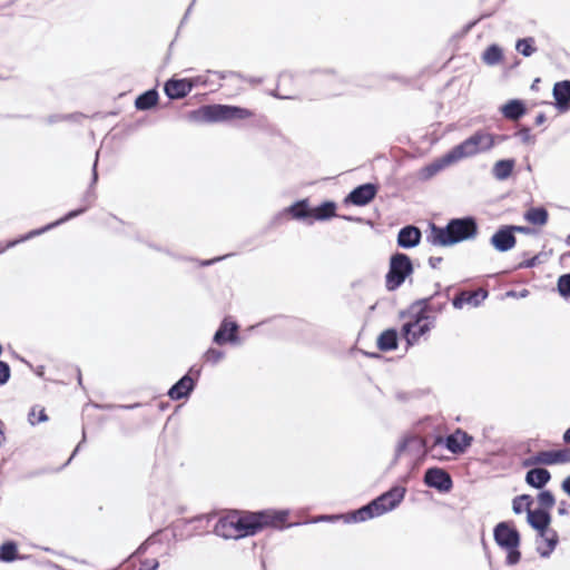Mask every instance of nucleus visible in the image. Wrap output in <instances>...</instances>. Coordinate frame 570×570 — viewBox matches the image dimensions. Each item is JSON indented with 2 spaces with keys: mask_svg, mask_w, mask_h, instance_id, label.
<instances>
[{
  "mask_svg": "<svg viewBox=\"0 0 570 570\" xmlns=\"http://www.w3.org/2000/svg\"><path fill=\"white\" fill-rule=\"evenodd\" d=\"M195 1H196V0H193V1H191V3L189 4V7L187 8V10H186V12H185V16H184V18H183V20H181V23H184V22L187 20L188 14L190 13L191 8H193V6H194Z\"/></svg>",
  "mask_w": 570,
  "mask_h": 570,
  "instance_id": "obj_61",
  "label": "nucleus"
},
{
  "mask_svg": "<svg viewBox=\"0 0 570 570\" xmlns=\"http://www.w3.org/2000/svg\"><path fill=\"white\" fill-rule=\"evenodd\" d=\"M434 326L435 320H431L423 324L419 323L417 325L403 324L401 333L404 340L406 341V344L409 346H413L419 342V340L422 336L426 335Z\"/></svg>",
  "mask_w": 570,
  "mask_h": 570,
  "instance_id": "obj_17",
  "label": "nucleus"
},
{
  "mask_svg": "<svg viewBox=\"0 0 570 570\" xmlns=\"http://www.w3.org/2000/svg\"><path fill=\"white\" fill-rule=\"evenodd\" d=\"M63 120H65L63 115H51L47 118V122L50 125L59 122V121H63Z\"/></svg>",
  "mask_w": 570,
  "mask_h": 570,
  "instance_id": "obj_55",
  "label": "nucleus"
},
{
  "mask_svg": "<svg viewBox=\"0 0 570 570\" xmlns=\"http://www.w3.org/2000/svg\"><path fill=\"white\" fill-rule=\"evenodd\" d=\"M551 473L544 468H533L525 473V483L534 489H543L550 481Z\"/></svg>",
  "mask_w": 570,
  "mask_h": 570,
  "instance_id": "obj_24",
  "label": "nucleus"
},
{
  "mask_svg": "<svg viewBox=\"0 0 570 570\" xmlns=\"http://www.w3.org/2000/svg\"><path fill=\"white\" fill-rule=\"evenodd\" d=\"M272 96L278 98V99H293L294 97L293 96H283V95H279L277 91H273L272 92Z\"/></svg>",
  "mask_w": 570,
  "mask_h": 570,
  "instance_id": "obj_63",
  "label": "nucleus"
},
{
  "mask_svg": "<svg viewBox=\"0 0 570 570\" xmlns=\"http://www.w3.org/2000/svg\"><path fill=\"white\" fill-rule=\"evenodd\" d=\"M412 320L406 322L405 324H414L417 325L419 323L423 324L425 322H429L431 320H435V315H431L426 306L417 305L415 309H412Z\"/></svg>",
  "mask_w": 570,
  "mask_h": 570,
  "instance_id": "obj_37",
  "label": "nucleus"
},
{
  "mask_svg": "<svg viewBox=\"0 0 570 570\" xmlns=\"http://www.w3.org/2000/svg\"><path fill=\"white\" fill-rule=\"evenodd\" d=\"M541 539V543H537L535 551L541 558H549L559 543L558 532L553 529H550L548 534H543V537H538Z\"/></svg>",
  "mask_w": 570,
  "mask_h": 570,
  "instance_id": "obj_25",
  "label": "nucleus"
},
{
  "mask_svg": "<svg viewBox=\"0 0 570 570\" xmlns=\"http://www.w3.org/2000/svg\"><path fill=\"white\" fill-rule=\"evenodd\" d=\"M561 488L570 497V475L562 481Z\"/></svg>",
  "mask_w": 570,
  "mask_h": 570,
  "instance_id": "obj_56",
  "label": "nucleus"
},
{
  "mask_svg": "<svg viewBox=\"0 0 570 570\" xmlns=\"http://www.w3.org/2000/svg\"><path fill=\"white\" fill-rule=\"evenodd\" d=\"M502 115L509 120H519L527 112L525 105L520 99H511L501 107Z\"/></svg>",
  "mask_w": 570,
  "mask_h": 570,
  "instance_id": "obj_26",
  "label": "nucleus"
},
{
  "mask_svg": "<svg viewBox=\"0 0 570 570\" xmlns=\"http://www.w3.org/2000/svg\"><path fill=\"white\" fill-rule=\"evenodd\" d=\"M493 539L498 547L507 551L505 563L514 566L520 562L519 550L521 535L517 528L507 521L499 522L493 529Z\"/></svg>",
  "mask_w": 570,
  "mask_h": 570,
  "instance_id": "obj_4",
  "label": "nucleus"
},
{
  "mask_svg": "<svg viewBox=\"0 0 570 570\" xmlns=\"http://www.w3.org/2000/svg\"><path fill=\"white\" fill-rule=\"evenodd\" d=\"M416 441L414 438H403L396 445L395 455L396 458L401 456V454L406 450L409 442ZM421 446H424L423 440H417Z\"/></svg>",
  "mask_w": 570,
  "mask_h": 570,
  "instance_id": "obj_44",
  "label": "nucleus"
},
{
  "mask_svg": "<svg viewBox=\"0 0 570 570\" xmlns=\"http://www.w3.org/2000/svg\"><path fill=\"white\" fill-rule=\"evenodd\" d=\"M159 568V562L157 559H144L140 561V567L138 570H157Z\"/></svg>",
  "mask_w": 570,
  "mask_h": 570,
  "instance_id": "obj_47",
  "label": "nucleus"
},
{
  "mask_svg": "<svg viewBox=\"0 0 570 570\" xmlns=\"http://www.w3.org/2000/svg\"><path fill=\"white\" fill-rule=\"evenodd\" d=\"M462 292H463L465 304L473 306V307L480 306L489 295L488 291L484 288H478L472 292H469V291H462Z\"/></svg>",
  "mask_w": 570,
  "mask_h": 570,
  "instance_id": "obj_36",
  "label": "nucleus"
},
{
  "mask_svg": "<svg viewBox=\"0 0 570 570\" xmlns=\"http://www.w3.org/2000/svg\"><path fill=\"white\" fill-rule=\"evenodd\" d=\"M193 89V83L188 79H169L164 85V91L170 100L183 99Z\"/></svg>",
  "mask_w": 570,
  "mask_h": 570,
  "instance_id": "obj_19",
  "label": "nucleus"
},
{
  "mask_svg": "<svg viewBox=\"0 0 570 570\" xmlns=\"http://www.w3.org/2000/svg\"><path fill=\"white\" fill-rule=\"evenodd\" d=\"M558 512H559L560 515H566L568 513L564 501L561 502V505L559 507Z\"/></svg>",
  "mask_w": 570,
  "mask_h": 570,
  "instance_id": "obj_62",
  "label": "nucleus"
},
{
  "mask_svg": "<svg viewBox=\"0 0 570 570\" xmlns=\"http://www.w3.org/2000/svg\"><path fill=\"white\" fill-rule=\"evenodd\" d=\"M519 501H524L527 522L533 530L538 532V537L548 534V532H550L549 525L551 523L550 512L541 508L532 510V497L530 494H521L515 497L512 501V510L515 514H520L522 512V508L519 507Z\"/></svg>",
  "mask_w": 570,
  "mask_h": 570,
  "instance_id": "obj_6",
  "label": "nucleus"
},
{
  "mask_svg": "<svg viewBox=\"0 0 570 570\" xmlns=\"http://www.w3.org/2000/svg\"><path fill=\"white\" fill-rule=\"evenodd\" d=\"M515 135L520 137L523 144H534L535 141L534 136L531 135V129L529 127L520 128Z\"/></svg>",
  "mask_w": 570,
  "mask_h": 570,
  "instance_id": "obj_45",
  "label": "nucleus"
},
{
  "mask_svg": "<svg viewBox=\"0 0 570 570\" xmlns=\"http://www.w3.org/2000/svg\"><path fill=\"white\" fill-rule=\"evenodd\" d=\"M422 238L420 228L413 225L402 227L397 234V246L401 248L410 249L416 247Z\"/></svg>",
  "mask_w": 570,
  "mask_h": 570,
  "instance_id": "obj_21",
  "label": "nucleus"
},
{
  "mask_svg": "<svg viewBox=\"0 0 570 570\" xmlns=\"http://www.w3.org/2000/svg\"><path fill=\"white\" fill-rule=\"evenodd\" d=\"M472 442V435L462 429H456L453 433L446 435L445 438L440 435L436 436L431 451L439 445H444L451 453L461 454L464 453L469 446H471Z\"/></svg>",
  "mask_w": 570,
  "mask_h": 570,
  "instance_id": "obj_8",
  "label": "nucleus"
},
{
  "mask_svg": "<svg viewBox=\"0 0 570 570\" xmlns=\"http://www.w3.org/2000/svg\"><path fill=\"white\" fill-rule=\"evenodd\" d=\"M547 120V117H546V114L544 112H540L537 115L535 119H534V124L537 126H540L542 125L544 121Z\"/></svg>",
  "mask_w": 570,
  "mask_h": 570,
  "instance_id": "obj_58",
  "label": "nucleus"
},
{
  "mask_svg": "<svg viewBox=\"0 0 570 570\" xmlns=\"http://www.w3.org/2000/svg\"><path fill=\"white\" fill-rule=\"evenodd\" d=\"M563 442L564 443H570V428L566 430V432L563 433Z\"/></svg>",
  "mask_w": 570,
  "mask_h": 570,
  "instance_id": "obj_64",
  "label": "nucleus"
},
{
  "mask_svg": "<svg viewBox=\"0 0 570 570\" xmlns=\"http://www.w3.org/2000/svg\"><path fill=\"white\" fill-rule=\"evenodd\" d=\"M515 49L523 57H530L537 50L534 47V39L532 37L519 39L515 43Z\"/></svg>",
  "mask_w": 570,
  "mask_h": 570,
  "instance_id": "obj_39",
  "label": "nucleus"
},
{
  "mask_svg": "<svg viewBox=\"0 0 570 570\" xmlns=\"http://www.w3.org/2000/svg\"><path fill=\"white\" fill-rule=\"evenodd\" d=\"M553 98L556 108L560 111H567L570 108V80L558 81L553 86Z\"/></svg>",
  "mask_w": 570,
  "mask_h": 570,
  "instance_id": "obj_22",
  "label": "nucleus"
},
{
  "mask_svg": "<svg viewBox=\"0 0 570 570\" xmlns=\"http://www.w3.org/2000/svg\"><path fill=\"white\" fill-rule=\"evenodd\" d=\"M238 330L239 326L235 321L224 318L214 334L213 342L217 345L225 343L239 345L242 341L238 336Z\"/></svg>",
  "mask_w": 570,
  "mask_h": 570,
  "instance_id": "obj_13",
  "label": "nucleus"
},
{
  "mask_svg": "<svg viewBox=\"0 0 570 570\" xmlns=\"http://www.w3.org/2000/svg\"><path fill=\"white\" fill-rule=\"evenodd\" d=\"M289 214L294 219H306L312 217V209L309 208L307 199H301L295 202L289 207L285 208L281 215Z\"/></svg>",
  "mask_w": 570,
  "mask_h": 570,
  "instance_id": "obj_28",
  "label": "nucleus"
},
{
  "mask_svg": "<svg viewBox=\"0 0 570 570\" xmlns=\"http://www.w3.org/2000/svg\"><path fill=\"white\" fill-rule=\"evenodd\" d=\"M495 146V137L493 134L483 129L476 130L473 135L464 139L451 150L456 160L473 157L478 154L490 151Z\"/></svg>",
  "mask_w": 570,
  "mask_h": 570,
  "instance_id": "obj_5",
  "label": "nucleus"
},
{
  "mask_svg": "<svg viewBox=\"0 0 570 570\" xmlns=\"http://www.w3.org/2000/svg\"><path fill=\"white\" fill-rule=\"evenodd\" d=\"M514 166L513 158L498 160L492 167V175L497 180H505L511 176Z\"/></svg>",
  "mask_w": 570,
  "mask_h": 570,
  "instance_id": "obj_29",
  "label": "nucleus"
},
{
  "mask_svg": "<svg viewBox=\"0 0 570 570\" xmlns=\"http://www.w3.org/2000/svg\"><path fill=\"white\" fill-rule=\"evenodd\" d=\"M399 335L395 328L383 331L377 337V347L382 352H390L397 348Z\"/></svg>",
  "mask_w": 570,
  "mask_h": 570,
  "instance_id": "obj_27",
  "label": "nucleus"
},
{
  "mask_svg": "<svg viewBox=\"0 0 570 570\" xmlns=\"http://www.w3.org/2000/svg\"><path fill=\"white\" fill-rule=\"evenodd\" d=\"M423 482L426 487L435 489L439 492H449L453 487L450 473L439 466L426 469Z\"/></svg>",
  "mask_w": 570,
  "mask_h": 570,
  "instance_id": "obj_11",
  "label": "nucleus"
},
{
  "mask_svg": "<svg viewBox=\"0 0 570 570\" xmlns=\"http://www.w3.org/2000/svg\"><path fill=\"white\" fill-rule=\"evenodd\" d=\"M11 376V370L7 362L0 361V386L8 383Z\"/></svg>",
  "mask_w": 570,
  "mask_h": 570,
  "instance_id": "obj_46",
  "label": "nucleus"
},
{
  "mask_svg": "<svg viewBox=\"0 0 570 570\" xmlns=\"http://www.w3.org/2000/svg\"><path fill=\"white\" fill-rule=\"evenodd\" d=\"M441 262H442V257H440V256H431L429 258V265L433 269L438 268L439 265L441 264Z\"/></svg>",
  "mask_w": 570,
  "mask_h": 570,
  "instance_id": "obj_54",
  "label": "nucleus"
},
{
  "mask_svg": "<svg viewBox=\"0 0 570 570\" xmlns=\"http://www.w3.org/2000/svg\"><path fill=\"white\" fill-rule=\"evenodd\" d=\"M214 533L224 539H240L242 533L236 524V515L219 518L214 525Z\"/></svg>",
  "mask_w": 570,
  "mask_h": 570,
  "instance_id": "obj_18",
  "label": "nucleus"
},
{
  "mask_svg": "<svg viewBox=\"0 0 570 570\" xmlns=\"http://www.w3.org/2000/svg\"><path fill=\"white\" fill-rule=\"evenodd\" d=\"M289 515L288 510L266 509L259 511H246L236 515V524L239 528L242 538L257 534L265 528L283 529Z\"/></svg>",
  "mask_w": 570,
  "mask_h": 570,
  "instance_id": "obj_2",
  "label": "nucleus"
},
{
  "mask_svg": "<svg viewBox=\"0 0 570 570\" xmlns=\"http://www.w3.org/2000/svg\"><path fill=\"white\" fill-rule=\"evenodd\" d=\"M481 59L487 66H497L503 59V50L497 43L490 45L482 53Z\"/></svg>",
  "mask_w": 570,
  "mask_h": 570,
  "instance_id": "obj_34",
  "label": "nucleus"
},
{
  "mask_svg": "<svg viewBox=\"0 0 570 570\" xmlns=\"http://www.w3.org/2000/svg\"><path fill=\"white\" fill-rule=\"evenodd\" d=\"M549 218L548 210L540 207H531L524 213V219L533 225L543 226L547 224Z\"/></svg>",
  "mask_w": 570,
  "mask_h": 570,
  "instance_id": "obj_35",
  "label": "nucleus"
},
{
  "mask_svg": "<svg viewBox=\"0 0 570 570\" xmlns=\"http://www.w3.org/2000/svg\"><path fill=\"white\" fill-rule=\"evenodd\" d=\"M380 515L375 503L371 501L355 511L343 514V520L345 523L364 522Z\"/></svg>",
  "mask_w": 570,
  "mask_h": 570,
  "instance_id": "obj_23",
  "label": "nucleus"
},
{
  "mask_svg": "<svg viewBox=\"0 0 570 570\" xmlns=\"http://www.w3.org/2000/svg\"><path fill=\"white\" fill-rule=\"evenodd\" d=\"M413 273V264L409 255L395 253L390 257V266L385 276V287L389 292L396 291Z\"/></svg>",
  "mask_w": 570,
  "mask_h": 570,
  "instance_id": "obj_7",
  "label": "nucleus"
},
{
  "mask_svg": "<svg viewBox=\"0 0 570 570\" xmlns=\"http://www.w3.org/2000/svg\"><path fill=\"white\" fill-rule=\"evenodd\" d=\"M435 286L438 289L431 296L416 299L412 303L410 308L415 309L417 305H422L428 307L431 315L441 313L450 298L449 292L451 287H448L444 295H442L440 292V284L438 283Z\"/></svg>",
  "mask_w": 570,
  "mask_h": 570,
  "instance_id": "obj_15",
  "label": "nucleus"
},
{
  "mask_svg": "<svg viewBox=\"0 0 570 570\" xmlns=\"http://www.w3.org/2000/svg\"><path fill=\"white\" fill-rule=\"evenodd\" d=\"M452 305L456 309H461L465 305L463 292H460L453 299Z\"/></svg>",
  "mask_w": 570,
  "mask_h": 570,
  "instance_id": "obj_51",
  "label": "nucleus"
},
{
  "mask_svg": "<svg viewBox=\"0 0 570 570\" xmlns=\"http://www.w3.org/2000/svg\"><path fill=\"white\" fill-rule=\"evenodd\" d=\"M158 98L156 88L148 89L136 98L135 107L138 110H149L157 105Z\"/></svg>",
  "mask_w": 570,
  "mask_h": 570,
  "instance_id": "obj_30",
  "label": "nucleus"
},
{
  "mask_svg": "<svg viewBox=\"0 0 570 570\" xmlns=\"http://www.w3.org/2000/svg\"><path fill=\"white\" fill-rule=\"evenodd\" d=\"M478 229V222L473 216L452 218L444 227L431 224L426 240L433 246L449 247L475 238Z\"/></svg>",
  "mask_w": 570,
  "mask_h": 570,
  "instance_id": "obj_1",
  "label": "nucleus"
},
{
  "mask_svg": "<svg viewBox=\"0 0 570 570\" xmlns=\"http://www.w3.org/2000/svg\"><path fill=\"white\" fill-rule=\"evenodd\" d=\"M98 157H99V151H97L96 159L92 165L91 183L89 185V188L87 189V191L85 193V195L82 197V202L85 203V206L79 208V209H83V210L79 215L83 214L92 205V203L96 199L94 186L98 180V173H97Z\"/></svg>",
  "mask_w": 570,
  "mask_h": 570,
  "instance_id": "obj_31",
  "label": "nucleus"
},
{
  "mask_svg": "<svg viewBox=\"0 0 570 570\" xmlns=\"http://www.w3.org/2000/svg\"><path fill=\"white\" fill-rule=\"evenodd\" d=\"M47 420H48V416H47V414L45 413V410H41V411H40V414H39V417H38L37 423L46 422ZM29 421H30V423H31L32 425H35V424H36V421H32V420H31V417L29 419Z\"/></svg>",
  "mask_w": 570,
  "mask_h": 570,
  "instance_id": "obj_57",
  "label": "nucleus"
},
{
  "mask_svg": "<svg viewBox=\"0 0 570 570\" xmlns=\"http://www.w3.org/2000/svg\"><path fill=\"white\" fill-rule=\"evenodd\" d=\"M377 191L379 186L376 184H362L352 189L344 202L355 206H366L375 198Z\"/></svg>",
  "mask_w": 570,
  "mask_h": 570,
  "instance_id": "obj_14",
  "label": "nucleus"
},
{
  "mask_svg": "<svg viewBox=\"0 0 570 570\" xmlns=\"http://www.w3.org/2000/svg\"><path fill=\"white\" fill-rule=\"evenodd\" d=\"M491 246L499 253L511 250L517 244V237L509 225L500 226L490 238Z\"/></svg>",
  "mask_w": 570,
  "mask_h": 570,
  "instance_id": "obj_16",
  "label": "nucleus"
},
{
  "mask_svg": "<svg viewBox=\"0 0 570 570\" xmlns=\"http://www.w3.org/2000/svg\"><path fill=\"white\" fill-rule=\"evenodd\" d=\"M63 116H65V120H72V121H76L79 118L83 117L81 114H69V115H63Z\"/></svg>",
  "mask_w": 570,
  "mask_h": 570,
  "instance_id": "obj_59",
  "label": "nucleus"
},
{
  "mask_svg": "<svg viewBox=\"0 0 570 570\" xmlns=\"http://www.w3.org/2000/svg\"><path fill=\"white\" fill-rule=\"evenodd\" d=\"M406 489L404 487L394 485L389 491L372 500V502L375 503L376 509L382 515L399 507V504L403 501Z\"/></svg>",
  "mask_w": 570,
  "mask_h": 570,
  "instance_id": "obj_9",
  "label": "nucleus"
},
{
  "mask_svg": "<svg viewBox=\"0 0 570 570\" xmlns=\"http://www.w3.org/2000/svg\"><path fill=\"white\" fill-rule=\"evenodd\" d=\"M456 161L458 160L452 150H449L442 157L421 168L420 178L423 180H428L432 178L434 175H436L439 171L448 167L449 165L454 164Z\"/></svg>",
  "mask_w": 570,
  "mask_h": 570,
  "instance_id": "obj_20",
  "label": "nucleus"
},
{
  "mask_svg": "<svg viewBox=\"0 0 570 570\" xmlns=\"http://www.w3.org/2000/svg\"><path fill=\"white\" fill-rule=\"evenodd\" d=\"M26 558V556L18 553V546L14 541H6L0 546V561L2 562L9 563Z\"/></svg>",
  "mask_w": 570,
  "mask_h": 570,
  "instance_id": "obj_32",
  "label": "nucleus"
},
{
  "mask_svg": "<svg viewBox=\"0 0 570 570\" xmlns=\"http://www.w3.org/2000/svg\"><path fill=\"white\" fill-rule=\"evenodd\" d=\"M494 137H495V145L501 144L509 138V136H507V135H494Z\"/></svg>",
  "mask_w": 570,
  "mask_h": 570,
  "instance_id": "obj_60",
  "label": "nucleus"
},
{
  "mask_svg": "<svg viewBox=\"0 0 570 570\" xmlns=\"http://www.w3.org/2000/svg\"><path fill=\"white\" fill-rule=\"evenodd\" d=\"M338 519H343V514H334V515H321L318 517L315 522H318V521H336Z\"/></svg>",
  "mask_w": 570,
  "mask_h": 570,
  "instance_id": "obj_52",
  "label": "nucleus"
},
{
  "mask_svg": "<svg viewBox=\"0 0 570 570\" xmlns=\"http://www.w3.org/2000/svg\"><path fill=\"white\" fill-rule=\"evenodd\" d=\"M551 459V451H540L535 455L524 459L522 466L529 468L537 464L552 465Z\"/></svg>",
  "mask_w": 570,
  "mask_h": 570,
  "instance_id": "obj_38",
  "label": "nucleus"
},
{
  "mask_svg": "<svg viewBox=\"0 0 570 570\" xmlns=\"http://www.w3.org/2000/svg\"><path fill=\"white\" fill-rule=\"evenodd\" d=\"M537 499L540 504V508L547 511H549V509H551L556 504L554 495L550 490H542L538 494Z\"/></svg>",
  "mask_w": 570,
  "mask_h": 570,
  "instance_id": "obj_40",
  "label": "nucleus"
},
{
  "mask_svg": "<svg viewBox=\"0 0 570 570\" xmlns=\"http://www.w3.org/2000/svg\"><path fill=\"white\" fill-rule=\"evenodd\" d=\"M82 210L83 209L70 210L63 217H61L60 219H58V220H56L53 223H50V224H48V225H46V226H43L41 228L32 229L29 233L20 236L19 238H16V239L7 242V244L0 248V254L6 252L7 249H10V248L17 246L20 243L27 242V240H29V239H31V238H33L36 236H39V235H41V234H43V233H46V232H48V230H50V229L61 225V224H63V223L72 219V218H75V217H78L79 214Z\"/></svg>",
  "mask_w": 570,
  "mask_h": 570,
  "instance_id": "obj_10",
  "label": "nucleus"
},
{
  "mask_svg": "<svg viewBox=\"0 0 570 570\" xmlns=\"http://www.w3.org/2000/svg\"><path fill=\"white\" fill-rule=\"evenodd\" d=\"M229 255H224V256H218V257H215V258H212V259H206V261H203L200 262V265L202 266H210L217 262H220L223 259H225L226 257H228Z\"/></svg>",
  "mask_w": 570,
  "mask_h": 570,
  "instance_id": "obj_53",
  "label": "nucleus"
},
{
  "mask_svg": "<svg viewBox=\"0 0 570 570\" xmlns=\"http://www.w3.org/2000/svg\"><path fill=\"white\" fill-rule=\"evenodd\" d=\"M552 464L570 462V449L551 450Z\"/></svg>",
  "mask_w": 570,
  "mask_h": 570,
  "instance_id": "obj_42",
  "label": "nucleus"
},
{
  "mask_svg": "<svg viewBox=\"0 0 570 570\" xmlns=\"http://www.w3.org/2000/svg\"><path fill=\"white\" fill-rule=\"evenodd\" d=\"M539 263H540V255H534L533 257L519 263L517 268L518 269L532 268V267L537 266Z\"/></svg>",
  "mask_w": 570,
  "mask_h": 570,
  "instance_id": "obj_48",
  "label": "nucleus"
},
{
  "mask_svg": "<svg viewBox=\"0 0 570 570\" xmlns=\"http://www.w3.org/2000/svg\"><path fill=\"white\" fill-rule=\"evenodd\" d=\"M558 292L559 294L564 297H570V273L563 274L558 278Z\"/></svg>",
  "mask_w": 570,
  "mask_h": 570,
  "instance_id": "obj_41",
  "label": "nucleus"
},
{
  "mask_svg": "<svg viewBox=\"0 0 570 570\" xmlns=\"http://www.w3.org/2000/svg\"><path fill=\"white\" fill-rule=\"evenodd\" d=\"M225 356V353L220 350L208 348L204 355L205 361L212 365L218 364Z\"/></svg>",
  "mask_w": 570,
  "mask_h": 570,
  "instance_id": "obj_43",
  "label": "nucleus"
},
{
  "mask_svg": "<svg viewBox=\"0 0 570 570\" xmlns=\"http://www.w3.org/2000/svg\"><path fill=\"white\" fill-rule=\"evenodd\" d=\"M509 227L513 235H515V233H520V234H524V235H529V234L533 233V229L528 226L509 225Z\"/></svg>",
  "mask_w": 570,
  "mask_h": 570,
  "instance_id": "obj_50",
  "label": "nucleus"
},
{
  "mask_svg": "<svg viewBox=\"0 0 570 570\" xmlns=\"http://www.w3.org/2000/svg\"><path fill=\"white\" fill-rule=\"evenodd\" d=\"M194 373L196 379L200 376V370L190 367L188 373L183 375L167 392V395L173 401H178L188 397L195 390L196 380L190 374Z\"/></svg>",
  "mask_w": 570,
  "mask_h": 570,
  "instance_id": "obj_12",
  "label": "nucleus"
},
{
  "mask_svg": "<svg viewBox=\"0 0 570 570\" xmlns=\"http://www.w3.org/2000/svg\"><path fill=\"white\" fill-rule=\"evenodd\" d=\"M252 115L253 112L246 108L214 104L205 105L189 111L186 118L188 121L195 124H212L232 119H246Z\"/></svg>",
  "mask_w": 570,
  "mask_h": 570,
  "instance_id": "obj_3",
  "label": "nucleus"
},
{
  "mask_svg": "<svg viewBox=\"0 0 570 570\" xmlns=\"http://www.w3.org/2000/svg\"><path fill=\"white\" fill-rule=\"evenodd\" d=\"M150 539L145 540L130 556L128 559L140 557L148 550Z\"/></svg>",
  "mask_w": 570,
  "mask_h": 570,
  "instance_id": "obj_49",
  "label": "nucleus"
},
{
  "mask_svg": "<svg viewBox=\"0 0 570 570\" xmlns=\"http://www.w3.org/2000/svg\"><path fill=\"white\" fill-rule=\"evenodd\" d=\"M336 215V204L332 200L323 202L312 209V217L316 220H327Z\"/></svg>",
  "mask_w": 570,
  "mask_h": 570,
  "instance_id": "obj_33",
  "label": "nucleus"
}]
</instances>
